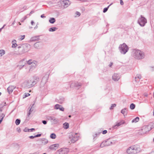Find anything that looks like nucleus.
Segmentation results:
<instances>
[{
	"label": "nucleus",
	"mask_w": 154,
	"mask_h": 154,
	"mask_svg": "<svg viewBox=\"0 0 154 154\" xmlns=\"http://www.w3.org/2000/svg\"><path fill=\"white\" fill-rule=\"evenodd\" d=\"M132 56L136 59H142L144 57V53L140 50L137 49H133L132 52Z\"/></svg>",
	"instance_id": "f257e3e1"
},
{
	"label": "nucleus",
	"mask_w": 154,
	"mask_h": 154,
	"mask_svg": "<svg viewBox=\"0 0 154 154\" xmlns=\"http://www.w3.org/2000/svg\"><path fill=\"white\" fill-rule=\"evenodd\" d=\"M30 45L27 44L21 45L18 47V52L16 53L17 55H21L28 52L30 49Z\"/></svg>",
	"instance_id": "f03ea898"
},
{
	"label": "nucleus",
	"mask_w": 154,
	"mask_h": 154,
	"mask_svg": "<svg viewBox=\"0 0 154 154\" xmlns=\"http://www.w3.org/2000/svg\"><path fill=\"white\" fill-rule=\"evenodd\" d=\"M39 79L37 76L33 77L25 82L26 87L30 88L33 86L39 81Z\"/></svg>",
	"instance_id": "7ed1b4c3"
},
{
	"label": "nucleus",
	"mask_w": 154,
	"mask_h": 154,
	"mask_svg": "<svg viewBox=\"0 0 154 154\" xmlns=\"http://www.w3.org/2000/svg\"><path fill=\"white\" fill-rule=\"evenodd\" d=\"M119 49L121 54H125L128 51L129 48L128 46L124 43L119 45Z\"/></svg>",
	"instance_id": "20e7f679"
},
{
	"label": "nucleus",
	"mask_w": 154,
	"mask_h": 154,
	"mask_svg": "<svg viewBox=\"0 0 154 154\" xmlns=\"http://www.w3.org/2000/svg\"><path fill=\"white\" fill-rule=\"evenodd\" d=\"M69 137L71 143H74L79 139V136L76 133H71L69 135Z\"/></svg>",
	"instance_id": "39448f33"
},
{
	"label": "nucleus",
	"mask_w": 154,
	"mask_h": 154,
	"mask_svg": "<svg viewBox=\"0 0 154 154\" xmlns=\"http://www.w3.org/2000/svg\"><path fill=\"white\" fill-rule=\"evenodd\" d=\"M115 142L112 139L109 138L106 140L105 141L103 142L100 145V147H103L104 146H109L111 144H114Z\"/></svg>",
	"instance_id": "423d86ee"
},
{
	"label": "nucleus",
	"mask_w": 154,
	"mask_h": 154,
	"mask_svg": "<svg viewBox=\"0 0 154 154\" xmlns=\"http://www.w3.org/2000/svg\"><path fill=\"white\" fill-rule=\"evenodd\" d=\"M151 128L149 125L144 126L142 127V129L139 131V133L141 135L144 134L149 131L151 129Z\"/></svg>",
	"instance_id": "0eeeda50"
},
{
	"label": "nucleus",
	"mask_w": 154,
	"mask_h": 154,
	"mask_svg": "<svg viewBox=\"0 0 154 154\" xmlns=\"http://www.w3.org/2000/svg\"><path fill=\"white\" fill-rule=\"evenodd\" d=\"M137 22L141 26H143L147 23V20L144 17L140 15L138 19Z\"/></svg>",
	"instance_id": "6e6552de"
},
{
	"label": "nucleus",
	"mask_w": 154,
	"mask_h": 154,
	"mask_svg": "<svg viewBox=\"0 0 154 154\" xmlns=\"http://www.w3.org/2000/svg\"><path fill=\"white\" fill-rule=\"evenodd\" d=\"M68 152L69 149H68L62 148L57 151L56 154H67Z\"/></svg>",
	"instance_id": "1a4fd4ad"
},
{
	"label": "nucleus",
	"mask_w": 154,
	"mask_h": 154,
	"mask_svg": "<svg viewBox=\"0 0 154 154\" xmlns=\"http://www.w3.org/2000/svg\"><path fill=\"white\" fill-rule=\"evenodd\" d=\"M132 147L133 154H136L140 152V149L138 146L134 145L132 146Z\"/></svg>",
	"instance_id": "9d476101"
},
{
	"label": "nucleus",
	"mask_w": 154,
	"mask_h": 154,
	"mask_svg": "<svg viewBox=\"0 0 154 154\" xmlns=\"http://www.w3.org/2000/svg\"><path fill=\"white\" fill-rule=\"evenodd\" d=\"M47 118L48 119L50 120L54 124H57L58 122V119L54 117L49 116H48Z\"/></svg>",
	"instance_id": "9b49d317"
},
{
	"label": "nucleus",
	"mask_w": 154,
	"mask_h": 154,
	"mask_svg": "<svg viewBox=\"0 0 154 154\" xmlns=\"http://www.w3.org/2000/svg\"><path fill=\"white\" fill-rule=\"evenodd\" d=\"M120 78V76L119 74L114 73L112 75V79L115 81H118Z\"/></svg>",
	"instance_id": "f8f14e48"
},
{
	"label": "nucleus",
	"mask_w": 154,
	"mask_h": 154,
	"mask_svg": "<svg viewBox=\"0 0 154 154\" xmlns=\"http://www.w3.org/2000/svg\"><path fill=\"white\" fill-rule=\"evenodd\" d=\"M34 46L35 48L40 49L42 48V44L39 42H38L34 44Z\"/></svg>",
	"instance_id": "ddd939ff"
},
{
	"label": "nucleus",
	"mask_w": 154,
	"mask_h": 154,
	"mask_svg": "<svg viewBox=\"0 0 154 154\" xmlns=\"http://www.w3.org/2000/svg\"><path fill=\"white\" fill-rule=\"evenodd\" d=\"M125 122L123 120H121L120 122L116 123V124L112 126V128L114 129H116L117 128L120 126L121 125L125 123Z\"/></svg>",
	"instance_id": "4468645a"
},
{
	"label": "nucleus",
	"mask_w": 154,
	"mask_h": 154,
	"mask_svg": "<svg viewBox=\"0 0 154 154\" xmlns=\"http://www.w3.org/2000/svg\"><path fill=\"white\" fill-rule=\"evenodd\" d=\"M59 146V144H55L50 146L49 148L51 150H55L58 148Z\"/></svg>",
	"instance_id": "2eb2a0df"
},
{
	"label": "nucleus",
	"mask_w": 154,
	"mask_h": 154,
	"mask_svg": "<svg viewBox=\"0 0 154 154\" xmlns=\"http://www.w3.org/2000/svg\"><path fill=\"white\" fill-rule=\"evenodd\" d=\"M71 4L69 0H65L63 2V4L64 8L68 7Z\"/></svg>",
	"instance_id": "dca6fc26"
},
{
	"label": "nucleus",
	"mask_w": 154,
	"mask_h": 154,
	"mask_svg": "<svg viewBox=\"0 0 154 154\" xmlns=\"http://www.w3.org/2000/svg\"><path fill=\"white\" fill-rule=\"evenodd\" d=\"M54 108L56 109H59L62 111H64V108H63L61 106L58 104H56L54 106Z\"/></svg>",
	"instance_id": "f3484780"
},
{
	"label": "nucleus",
	"mask_w": 154,
	"mask_h": 154,
	"mask_svg": "<svg viewBox=\"0 0 154 154\" xmlns=\"http://www.w3.org/2000/svg\"><path fill=\"white\" fill-rule=\"evenodd\" d=\"M15 87H16L14 86L11 85L9 86L7 88L8 92L9 94H10L12 93L14 89L15 88Z\"/></svg>",
	"instance_id": "a211bd4d"
},
{
	"label": "nucleus",
	"mask_w": 154,
	"mask_h": 154,
	"mask_svg": "<svg viewBox=\"0 0 154 154\" xmlns=\"http://www.w3.org/2000/svg\"><path fill=\"white\" fill-rule=\"evenodd\" d=\"M128 109L125 108L124 109H122L121 111V113L124 115V117H125V116H126L128 113Z\"/></svg>",
	"instance_id": "6ab92c4d"
},
{
	"label": "nucleus",
	"mask_w": 154,
	"mask_h": 154,
	"mask_svg": "<svg viewBox=\"0 0 154 154\" xmlns=\"http://www.w3.org/2000/svg\"><path fill=\"white\" fill-rule=\"evenodd\" d=\"M39 40V37L38 36H35L32 37L30 40V42L36 41H38Z\"/></svg>",
	"instance_id": "aec40b11"
},
{
	"label": "nucleus",
	"mask_w": 154,
	"mask_h": 154,
	"mask_svg": "<svg viewBox=\"0 0 154 154\" xmlns=\"http://www.w3.org/2000/svg\"><path fill=\"white\" fill-rule=\"evenodd\" d=\"M49 78V74L48 73H46L45 75L42 78V80L46 82L48 79Z\"/></svg>",
	"instance_id": "412c9836"
},
{
	"label": "nucleus",
	"mask_w": 154,
	"mask_h": 154,
	"mask_svg": "<svg viewBox=\"0 0 154 154\" xmlns=\"http://www.w3.org/2000/svg\"><path fill=\"white\" fill-rule=\"evenodd\" d=\"M132 148V146L128 149H127V152L128 154H133Z\"/></svg>",
	"instance_id": "4be33fe9"
},
{
	"label": "nucleus",
	"mask_w": 154,
	"mask_h": 154,
	"mask_svg": "<svg viewBox=\"0 0 154 154\" xmlns=\"http://www.w3.org/2000/svg\"><path fill=\"white\" fill-rule=\"evenodd\" d=\"M42 143V145H45L48 142V140L47 139L45 138H43L41 139Z\"/></svg>",
	"instance_id": "5701e85b"
},
{
	"label": "nucleus",
	"mask_w": 154,
	"mask_h": 154,
	"mask_svg": "<svg viewBox=\"0 0 154 154\" xmlns=\"http://www.w3.org/2000/svg\"><path fill=\"white\" fill-rule=\"evenodd\" d=\"M55 19L54 17L50 18L49 20V22L52 24L54 23L55 22Z\"/></svg>",
	"instance_id": "b1692460"
},
{
	"label": "nucleus",
	"mask_w": 154,
	"mask_h": 154,
	"mask_svg": "<svg viewBox=\"0 0 154 154\" xmlns=\"http://www.w3.org/2000/svg\"><path fill=\"white\" fill-rule=\"evenodd\" d=\"M37 62L36 61H33V63L32 64L31 66L33 68H35L37 64Z\"/></svg>",
	"instance_id": "393cba45"
},
{
	"label": "nucleus",
	"mask_w": 154,
	"mask_h": 154,
	"mask_svg": "<svg viewBox=\"0 0 154 154\" xmlns=\"http://www.w3.org/2000/svg\"><path fill=\"white\" fill-rule=\"evenodd\" d=\"M16 41L15 40H13L12 42V48H15L17 47V44H16Z\"/></svg>",
	"instance_id": "a878e982"
},
{
	"label": "nucleus",
	"mask_w": 154,
	"mask_h": 154,
	"mask_svg": "<svg viewBox=\"0 0 154 154\" xmlns=\"http://www.w3.org/2000/svg\"><path fill=\"white\" fill-rule=\"evenodd\" d=\"M57 29V28L56 27H52L49 29V31L50 32H54Z\"/></svg>",
	"instance_id": "bb28decb"
},
{
	"label": "nucleus",
	"mask_w": 154,
	"mask_h": 154,
	"mask_svg": "<svg viewBox=\"0 0 154 154\" xmlns=\"http://www.w3.org/2000/svg\"><path fill=\"white\" fill-rule=\"evenodd\" d=\"M5 114L2 112V110L0 109V117L3 119L5 116Z\"/></svg>",
	"instance_id": "cd10ccee"
},
{
	"label": "nucleus",
	"mask_w": 154,
	"mask_h": 154,
	"mask_svg": "<svg viewBox=\"0 0 154 154\" xmlns=\"http://www.w3.org/2000/svg\"><path fill=\"white\" fill-rule=\"evenodd\" d=\"M63 128L66 129H67L69 128V124L68 123L66 122L63 124Z\"/></svg>",
	"instance_id": "c85d7f7f"
},
{
	"label": "nucleus",
	"mask_w": 154,
	"mask_h": 154,
	"mask_svg": "<svg viewBox=\"0 0 154 154\" xmlns=\"http://www.w3.org/2000/svg\"><path fill=\"white\" fill-rule=\"evenodd\" d=\"M139 120V118L138 117H136L134 119H133L132 121V123H133V122H138Z\"/></svg>",
	"instance_id": "c756f323"
},
{
	"label": "nucleus",
	"mask_w": 154,
	"mask_h": 154,
	"mask_svg": "<svg viewBox=\"0 0 154 154\" xmlns=\"http://www.w3.org/2000/svg\"><path fill=\"white\" fill-rule=\"evenodd\" d=\"M50 137L52 139H54L56 138V136L55 134L52 133L51 134Z\"/></svg>",
	"instance_id": "7c9ffc66"
},
{
	"label": "nucleus",
	"mask_w": 154,
	"mask_h": 154,
	"mask_svg": "<svg viewBox=\"0 0 154 154\" xmlns=\"http://www.w3.org/2000/svg\"><path fill=\"white\" fill-rule=\"evenodd\" d=\"M5 51L3 50H0V56H2L5 54Z\"/></svg>",
	"instance_id": "2f4dec72"
},
{
	"label": "nucleus",
	"mask_w": 154,
	"mask_h": 154,
	"mask_svg": "<svg viewBox=\"0 0 154 154\" xmlns=\"http://www.w3.org/2000/svg\"><path fill=\"white\" fill-rule=\"evenodd\" d=\"M112 5V4H110L109 5L108 7L107 8H104L103 9V13H105L106 12L108 8H109V6Z\"/></svg>",
	"instance_id": "473e14b6"
},
{
	"label": "nucleus",
	"mask_w": 154,
	"mask_h": 154,
	"mask_svg": "<svg viewBox=\"0 0 154 154\" xmlns=\"http://www.w3.org/2000/svg\"><path fill=\"white\" fill-rule=\"evenodd\" d=\"M135 106L134 103H131L130 106V108L131 109H134L135 108Z\"/></svg>",
	"instance_id": "72a5a7b5"
},
{
	"label": "nucleus",
	"mask_w": 154,
	"mask_h": 154,
	"mask_svg": "<svg viewBox=\"0 0 154 154\" xmlns=\"http://www.w3.org/2000/svg\"><path fill=\"white\" fill-rule=\"evenodd\" d=\"M64 101V98L63 97H61L60 98L59 100V102L60 104H62Z\"/></svg>",
	"instance_id": "f704fd0d"
},
{
	"label": "nucleus",
	"mask_w": 154,
	"mask_h": 154,
	"mask_svg": "<svg viewBox=\"0 0 154 154\" xmlns=\"http://www.w3.org/2000/svg\"><path fill=\"white\" fill-rule=\"evenodd\" d=\"M20 119H17L16 120V121H15L16 124V125H18L20 124Z\"/></svg>",
	"instance_id": "c9c22d12"
},
{
	"label": "nucleus",
	"mask_w": 154,
	"mask_h": 154,
	"mask_svg": "<svg viewBox=\"0 0 154 154\" xmlns=\"http://www.w3.org/2000/svg\"><path fill=\"white\" fill-rule=\"evenodd\" d=\"M116 104H112L110 108V110H112L113 109V108L116 106Z\"/></svg>",
	"instance_id": "e433bc0d"
},
{
	"label": "nucleus",
	"mask_w": 154,
	"mask_h": 154,
	"mask_svg": "<svg viewBox=\"0 0 154 154\" xmlns=\"http://www.w3.org/2000/svg\"><path fill=\"white\" fill-rule=\"evenodd\" d=\"M33 63V61H32V60H29L27 62V63L29 65H30V64H32Z\"/></svg>",
	"instance_id": "4c0bfd02"
},
{
	"label": "nucleus",
	"mask_w": 154,
	"mask_h": 154,
	"mask_svg": "<svg viewBox=\"0 0 154 154\" xmlns=\"http://www.w3.org/2000/svg\"><path fill=\"white\" fill-rule=\"evenodd\" d=\"M75 86L77 87H79V86H81V83H76L75 84Z\"/></svg>",
	"instance_id": "58836bf2"
},
{
	"label": "nucleus",
	"mask_w": 154,
	"mask_h": 154,
	"mask_svg": "<svg viewBox=\"0 0 154 154\" xmlns=\"http://www.w3.org/2000/svg\"><path fill=\"white\" fill-rule=\"evenodd\" d=\"M30 94L28 93H25L24 94V96L23 97V98H25L29 96Z\"/></svg>",
	"instance_id": "ea45409f"
},
{
	"label": "nucleus",
	"mask_w": 154,
	"mask_h": 154,
	"mask_svg": "<svg viewBox=\"0 0 154 154\" xmlns=\"http://www.w3.org/2000/svg\"><path fill=\"white\" fill-rule=\"evenodd\" d=\"M23 131H24V132H29V129H28L27 128H25V129H24L23 130Z\"/></svg>",
	"instance_id": "a19ab883"
},
{
	"label": "nucleus",
	"mask_w": 154,
	"mask_h": 154,
	"mask_svg": "<svg viewBox=\"0 0 154 154\" xmlns=\"http://www.w3.org/2000/svg\"><path fill=\"white\" fill-rule=\"evenodd\" d=\"M24 66V65H17V66L19 67L20 69L22 68Z\"/></svg>",
	"instance_id": "79ce46f5"
},
{
	"label": "nucleus",
	"mask_w": 154,
	"mask_h": 154,
	"mask_svg": "<svg viewBox=\"0 0 154 154\" xmlns=\"http://www.w3.org/2000/svg\"><path fill=\"white\" fill-rule=\"evenodd\" d=\"M135 77H136V79H140L141 77V76L140 75H138Z\"/></svg>",
	"instance_id": "37998d69"
},
{
	"label": "nucleus",
	"mask_w": 154,
	"mask_h": 154,
	"mask_svg": "<svg viewBox=\"0 0 154 154\" xmlns=\"http://www.w3.org/2000/svg\"><path fill=\"white\" fill-rule=\"evenodd\" d=\"M25 38V35H21L20 39V40L23 39Z\"/></svg>",
	"instance_id": "c03bdc74"
},
{
	"label": "nucleus",
	"mask_w": 154,
	"mask_h": 154,
	"mask_svg": "<svg viewBox=\"0 0 154 154\" xmlns=\"http://www.w3.org/2000/svg\"><path fill=\"white\" fill-rule=\"evenodd\" d=\"M140 79H136V77H135V81L136 82H138L140 81Z\"/></svg>",
	"instance_id": "a18cd8bd"
},
{
	"label": "nucleus",
	"mask_w": 154,
	"mask_h": 154,
	"mask_svg": "<svg viewBox=\"0 0 154 154\" xmlns=\"http://www.w3.org/2000/svg\"><path fill=\"white\" fill-rule=\"evenodd\" d=\"M75 14L77 15H78V16H80L81 14L78 11L76 12Z\"/></svg>",
	"instance_id": "49530a36"
},
{
	"label": "nucleus",
	"mask_w": 154,
	"mask_h": 154,
	"mask_svg": "<svg viewBox=\"0 0 154 154\" xmlns=\"http://www.w3.org/2000/svg\"><path fill=\"white\" fill-rule=\"evenodd\" d=\"M42 123L44 124V125H46L47 123V121L45 120H43L42 121Z\"/></svg>",
	"instance_id": "de8ad7c7"
},
{
	"label": "nucleus",
	"mask_w": 154,
	"mask_h": 154,
	"mask_svg": "<svg viewBox=\"0 0 154 154\" xmlns=\"http://www.w3.org/2000/svg\"><path fill=\"white\" fill-rule=\"evenodd\" d=\"M107 133V131L106 130H104L102 132L103 134H105Z\"/></svg>",
	"instance_id": "09e8293b"
},
{
	"label": "nucleus",
	"mask_w": 154,
	"mask_h": 154,
	"mask_svg": "<svg viewBox=\"0 0 154 154\" xmlns=\"http://www.w3.org/2000/svg\"><path fill=\"white\" fill-rule=\"evenodd\" d=\"M41 134H38L36 135H35V137H40L41 136Z\"/></svg>",
	"instance_id": "8fccbe9b"
},
{
	"label": "nucleus",
	"mask_w": 154,
	"mask_h": 154,
	"mask_svg": "<svg viewBox=\"0 0 154 154\" xmlns=\"http://www.w3.org/2000/svg\"><path fill=\"white\" fill-rule=\"evenodd\" d=\"M27 7L26 6H24L23 7V10L22 11H23L26 9H27Z\"/></svg>",
	"instance_id": "3c124183"
},
{
	"label": "nucleus",
	"mask_w": 154,
	"mask_h": 154,
	"mask_svg": "<svg viewBox=\"0 0 154 154\" xmlns=\"http://www.w3.org/2000/svg\"><path fill=\"white\" fill-rule=\"evenodd\" d=\"M150 70L151 71H153L154 70V67H150Z\"/></svg>",
	"instance_id": "603ef678"
},
{
	"label": "nucleus",
	"mask_w": 154,
	"mask_h": 154,
	"mask_svg": "<svg viewBox=\"0 0 154 154\" xmlns=\"http://www.w3.org/2000/svg\"><path fill=\"white\" fill-rule=\"evenodd\" d=\"M29 131L32 132L35 130V129L34 128H32L31 129H29Z\"/></svg>",
	"instance_id": "864d4df0"
},
{
	"label": "nucleus",
	"mask_w": 154,
	"mask_h": 154,
	"mask_svg": "<svg viewBox=\"0 0 154 154\" xmlns=\"http://www.w3.org/2000/svg\"><path fill=\"white\" fill-rule=\"evenodd\" d=\"M29 137L30 139H33L35 137V136H29Z\"/></svg>",
	"instance_id": "5fc2aeb1"
},
{
	"label": "nucleus",
	"mask_w": 154,
	"mask_h": 154,
	"mask_svg": "<svg viewBox=\"0 0 154 154\" xmlns=\"http://www.w3.org/2000/svg\"><path fill=\"white\" fill-rule=\"evenodd\" d=\"M120 0V4L121 5H123L124 4L123 2L122 1V0Z\"/></svg>",
	"instance_id": "6e6d98bb"
},
{
	"label": "nucleus",
	"mask_w": 154,
	"mask_h": 154,
	"mask_svg": "<svg viewBox=\"0 0 154 154\" xmlns=\"http://www.w3.org/2000/svg\"><path fill=\"white\" fill-rule=\"evenodd\" d=\"M41 17L42 18H45L46 17L44 16V14H43L41 16Z\"/></svg>",
	"instance_id": "4d7b16f0"
},
{
	"label": "nucleus",
	"mask_w": 154,
	"mask_h": 154,
	"mask_svg": "<svg viewBox=\"0 0 154 154\" xmlns=\"http://www.w3.org/2000/svg\"><path fill=\"white\" fill-rule=\"evenodd\" d=\"M34 12V11H32L30 12L29 13V15L30 16L31 14H32Z\"/></svg>",
	"instance_id": "13d9d810"
},
{
	"label": "nucleus",
	"mask_w": 154,
	"mask_h": 154,
	"mask_svg": "<svg viewBox=\"0 0 154 154\" xmlns=\"http://www.w3.org/2000/svg\"><path fill=\"white\" fill-rule=\"evenodd\" d=\"M17 131L19 132H20L21 130H20V128H17Z\"/></svg>",
	"instance_id": "bf43d9fd"
},
{
	"label": "nucleus",
	"mask_w": 154,
	"mask_h": 154,
	"mask_svg": "<svg viewBox=\"0 0 154 154\" xmlns=\"http://www.w3.org/2000/svg\"><path fill=\"white\" fill-rule=\"evenodd\" d=\"M113 63L112 62H111L109 65V66L110 67H111Z\"/></svg>",
	"instance_id": "052dcab7"
},
{
	"label": "nucleus",
	"mask_w": 154,
	"mask_h": 154,
	"mask_svg": "<svg viewBox=\"0 0 154 154\" xmlns=\"http://www.w3.org/2000/svg\"><path fill=\"white\" fill-rule=\"evenodd\" d=\"M5 26V24L4 26L1 28L0 29V32H1L3 28Z\"/></svg>",
	"instance_id": "680f3d73"
},
{
	"label": "nucleus",
	"mask_w": 154,
	"mask_h": 154,
	"mask_svg": "<svg viewBox=\"0 0 154 154\" xmlns=\"http://www.w3.org/2000/svg\"><path fill=\"white\" fill-rule=\"evenodd\" d=\"M31 113L30 112H29L28 113H27V116H29L31 114Z\"/></svg>",
	"instance_id": "e2e57ef3"
},
{
	"label": "nucleus",
	"mask_w": 154,
	"mask_h": 154,
	"mask_svg": "<svg viewBox=\"0 0 154 154\" xmlns=\"http://www.w3.org/2000/svg\"><path fill=\"white\" fill-rule=\"evenodd\" d=\"M31 23L32 25H33V24L34 23V22L32 20L31 21Z\"/></svg>",
	"instance_id": "0e129e2a"
},
{
	"label": "nucleus",
	"mask_w": 154,
	"mask_h": 154,
	"mask_svg": "<svg viewBox=\"0 0 154 154\" xmlns=\"http://www.w3.org/2000/svg\"><path fill=\"white\" fill-rule=\"evenodd\" d=\"M38 28V24H37L36 26L34 27V29H36Z\"/></svg>",
	"instance_id": "69168bd1"
},
{
	"label": "nucleus",
	"mask_w": 154,
	"mask_h": 154,
	"mask_svg": "<svg viewBox=\"0 0 154 154\" xmlns=\"http://www.w3.org/2000/svg\"><path fill=\"white\" fill-rule=\"evenodd\" d=\"M32 111V110H31V108H30V109H29V112H30V113H31Z\"/></svg>",
	"instance_id": "338daca9"
},
{
	"label": "nucleus",
	"mask_w": 154,
	"mask_h": 154,
	"mask_svg": "<svg viewBox=\"0 0 154 154\" xmlns=\"http://www.w3.org/2000/svg\"><path fill=\"white\" fill-rule=\"evenodd\" d=\"M15 21L14 20V21L12 23V25H14V24L15 23Z\"/></svg>",
	"instance_id": "774afa93"
}]
</instances>
